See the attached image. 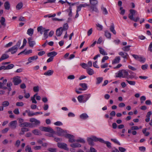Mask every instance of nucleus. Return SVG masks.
<instances>
[{
	"instance_id": "a19ab883",
	"label": "nucleus",
	"mask_w": 152,
	"mask_h": 152,
	"mask_svg": "<svg viewBox=\"0 0 152 152\" xmlns=\"http://www.w3.org/2000/svg\"><path fill=\"white\" fill-rule=\"evenodd\" d=\"M68 28V26L67 23H65L63 25V27H62L63 31H66L67 30Z\"/></svg>"
},
{
	"instance_id": "cd10ccee",
	"label": "nucleus",
	"mask_w": 152,
	"mask_h": 152,
	"mask_svg": "<svg viewBox=\"0 0 152 152\" xmlns=\"http://www.w3.org/2000/svg\"><path fill=\"white\" fill-rule=\"evenodd\" d=\"M5 20L4 18L3 17H1L0 20V22L1 25L4 26H5L6 25V24L5 23Z\"/></svg>"
},
{
	"instance_id": "4d7b16f0",
	"label": "nucleus",
	"mask_w": 152,
	"mask_h": 152,
	"mask_svg": "<svg viewBox=\"0 0 152 152\" xmlns=\"http://www.w3.org/2000/svg\"><path fill=\"white\" fill-rule=\"evenodd\" d=\"M23 105V103L22 102H18L16 103V105L18 106H22Z\"/></svg>"
},
{
	"instance_id": "49530a36",
	"label": "nucleus",
	"mask_w": 152,
	"mask_h": 152,
	"mask_svg": "<svg viewBox=\"0 0 152 152\" xmlns=\"http://www.w3.org/2000/svg\"><path fill=\"white\" fill-rule=\"evenodd\" d=\"M18 123L20 124L19 126L21 127V124H23L24 122V120L23 119L21 118H19L18 119Z\"/></svg>"
},
{
	"instance_id": "09e8293b",
	"label": "nucleus",
	"mask_w": 152,
	"mask_h": 152,
	"mask_svg": "<svg viewBox=\"0 0 152 152\" xmlns=\"http://www.w3.org/2000/svg\"><path fill=\"white\" fill-rule=\"evenodd\" d=\"M75 141L77 142H79L82 143H84L85 142V140L83 139H82V138H80L79 139L76 140H75Z\"/></svg>"
},
{
	"instance_id": "bb28decb",
	"label": "nucleus",
	"mask_w": 152,
	"mask_h": 152,
	"mask_svg": "<svg viewBox=\"0 0 152 152\" xmlns=\"http://www.w3.org/2000/svg\"><path fill=\"white\" fill-rule=\"evenodd\" d=\"M110 31L113 32L114 34H116V31L114 29V26L113 24H112V25L110 26Z\"/></svg>"
},
{
	"instance_id": "de8ad7c7",
	"label": "nucleus",
	"mask_w": 152,
	"mask_h": 152,
	"mask_svg": "<svg viewBox=\"0 0 152 152\" xmlns=\"http://www.w3.org/2000/svg\"><path fill=\"white\" fill-rule=\"evenodd\" d=\"M49 29L45 30L44 31V37L45 38V39L48 37V32Z\"/></svg>"
},
{
	"instance_id": "0e129e2a",
	"label": "nucleus",
	"mask_w": 152,
	"mask_h": 152,
	"mask_svg": "<svg viewBox=\"0 0 152 152\" xmlns=\"http://www.w3.org/2000/svg\"><path fill=\"white\" fill-rule=\"evenodd\" d=\"M48 107L49 106L48 104H45L43 108L45 110H46L48 109Z\"/></svg>"
},
{
	"instance_id": "4c0bfd02",
	"label": "nucleus",
	"mask_w": 152,
	"mask_h": 152,
	"mask_svg": "<svg viewBox=\"0 0 152 152\" xmlns=\"http://www.w3.org/2000/svg\"><path fill=\"white\" fill-rule=\"evenodd\" d=\"M103 78L102 77H98L96 78L97 82L96 84L100 83L102 81Z\"/></svg>"
},
{
	"instance_id": "4be33fe9",
	"label": "nucleus",
	"mask_w": 152,
	"mask_h": 152,
	"mask_svg": "<svg viewBox=\"0 0 152 152\" xmlns=\"http://www.w3.org/2000/svg\"><path fill=\"white\" fill-rule=\"evenodd\" d=\"M87 141L88 142V144L91 146H93L94 145V143L93 142V140L91 137L88 138L87 139Z\"/></svg>"
},
{
	"instance_id": "f8f14e48",
	"label": "nucleus",
	"mask_w": 152,
	"mask_h": 152,
	"mask_svg": "<svg viewBox=\"0 0 152 152\" xmlns=\"http://www.w3.org/2000/svg\"><path fill=\"white\" fill-rule=\"evenodd\" d=\"M62 27H61L58 28L56 31V34L58 37H60L62 34L63 31Z\"/></svg>"
},
{
	"instance_id": "37998d69",
	"label": "nucleus",
	"mask_w": 152,
	"mask_h": 152,
	"mask_svg": "<svg viewBox=\"0 0 152 152\" xmlns=\"http://www.w3.org/2000/svg\"><path fill=\"white\" fill-rule=\"evenodd\" d=\"M14 66V65L12 64H10V65H9L7 66H6V68L5 69H11Z\"/></svg>"
},
{
	"instance_id": "c756f323",
	"label": "nucleus",
	"mask_w": 152,
	"mask_h": 152,
	"mask_svg": "<svg viewBox=\"0 0 152 152\" xmlns=\"http://www.w3.org/2000/svg\"><path fill=\"white\" fill-rule=\"evenodd\" d=\"M131 47V45H128L123 47L122 49L124 51L128 52L130 50V48Z\"/></svg>"
},
{
	"instance_id": "f3484780",
	"label": "nucleus",
	"mask_w": 152,
	"mask_h": 152,
	"mask_svg": "<svg viewBox=\"0 0 152 152\" xmlns=\"http://www.w3.org/2000/svg\"><path fill=\"white\" fill-rule=\"evenodd\" d=\"M80 118L83 120H85L88 118V115L86 113H83L80 116Z\"/></svg>"
},
{
	"instance_id": "a878e982",
	"label": "nucleus",
	"mask_w": 152,
	"mask_h": 152,
	"mask_svg": "<svg viewBox=\"0 0 152 152\" xmlns=\"http://www.w3.org/2000/svg\"><path fill=\"white\" fill-rule=\"evenodd\" d=\"M34 29L31 28H29L27 31V33L29 36H31L33 34Z\"/></svg>"
},
{
	"instance_id": "b1692460",
	"label": "nucleus",
	"mask_w": 152,
	"mask_h": 152,
	"mask_svg": "<svg viewBox=\"0 0 152 152\" xmlns=\"http://www.w3.org/2000/svg\"><path fill=\"white\" fill-rule=\"evenodd\" d=\"M53 72L52 70H49L47 72H45L44 74L45 75L50 76L53 74Z\"/></svg>"
},
{
	"instance_id": "f704fd0d",
	"label": "nucleus",
	"mask_w": 152,
	"mask_h": 152,
	"mask_svg": "<svg viewBox=\"0 0 152 152\" xmlns=\"http://www.w3.org/2000/svg\"><path fill=\"white\" fill-rule=\"evenodd\" d=\"M99 49H100L99 50V52H100V53L102 54V55H104H104H107V53H106V52H105L104 50L102 48H99Z\"/></svg>"
},
{
	"instance_id": "5fc2aeb1",
	"label": "nucleus",
	"mask_w": 152,
	"mask_h": 152,
	"mask_svg": "<svg viewBox=\"0 0 152 152\" xmlns=\"http://www.w3.org/2000/svg\"><path fill=\"white\" fill-rule=\"evenodd\" d=\"M21 43V41L20 40H19L17 43H16V45L14 46L16 48H17L18 49L19 47H20V45Z\"/></svg>"
},
{
	"instance_id": "680f3d73",
	"label": "nucleus",
	"mask_w": 152,
	"mask_h": 152,
	"mask_svg": "<svg viewBox=\"0 0 152 152\" xmlns=\"http://www.w3.org/2000/svg\"><path fill=\"white\" fill-rule=\"evenodd\" d=\"M118 149L121 152H124L126 151V149L125 148L122 147H119Z\"/></svg>"
},
{
	"instance_id": "9d476101",
	"label": "nucleus",
	"mask_w": 152,
	"mask_h": 152,
	"mask_svg": "<svg viewBox=\"0 0 152 152\" xmlns=\"http://www.w3.org/2000/svg\"><path fill=\"white\" fill-rule=\"evenodd\" d=\"M18 48L15 47L14 46H13L12 48L9 49L6 53H8L10 52H11L12 54H13L15 53L17 51Z\"/></svg>"
},
{
	"instance_id": "052dcab7",
	"label": "nucleus",
	"mask_w": 152,
	"mask_h": 152,
	"mask_svg": "<svg viewBox=\"0 0 152 152\" xmlns=\"http://www.w3.org/2000/svg\"><path fill=\"white\" fill-rule=\"evenodd\" d=\"M109 58V57L107 56H104L102 60V62L104 63V62L105 61L107 60Z\"/></svg>"
},
{
	"instance_id": "5701e85b",
	"label": "nucleus",
	"mask_w": 152,
	"mask_h": 152,
	"mask_svg": "<svg viewBox=\"0 0 152 152\" xmlns=\"http://www.w3.org/2000/svg\"><path fill=\"white\" fill-rule=\"evenodd\" d=\"M32 132L35 135H42V134L40 131L38 129H34L32 130Z\"/></svg>"
},
{
	"instance_id": "79ce46f5",
	"label": "nucleus",
	"mask_w": 152,
	"mask_h": 152,
	"mask_svg": "<svg viewBox=\"0 0 152 152\" xmlns=\"http://www.w3.org/2000/svg\"><path fill=\"white\" fill-rule=\"evenodd\" d=\"M9 105V103L8 101H4L2 103V105L3 107H6Z\"/></svg>"
},
{
	"instance_id": "6e6552de",
	"label": "nucleus",
	"mask_w": 152,
	"mask_h": 152,
	"mask_svg": "<svg viewBox=\"0 0 152 152\" xmlns=\"http://www.w3.org/2000/svg\"><path fill=\"white\" fill-rule=\"evenodd\" d=\"M132 56L135 59L138 60L141 62H144L145 61V58L137 55L133 54Z\"/></svg>"
},
{
	"instance_id": "1a4fd4ad",
	"label": "nucleus",
	"mask_w": 152,
	"mask_h": 152,
	"mask_svg": "<svg viewBox=\"0 0 152 152\" xmlns=\"http://www.w3.org/2000/svg\"><path fill=\"white\" fill-rule=\"evenodd\" d=\"M130 13L129 14V18L131 20L134 18V15L137 13V12L134 10L131 9L129 10Z\"/></svg>"
},
{
	"instance_id": "13d9d810",
	"label": "nucleus",
	"mask_w": 152,
	"mask_h": 152,
	"mask_svg": "<svg viewBox=\"0 0 152 152\" xmlns=\"http://www.w3.org/2000/svg\"><path fill=\"white\" fill-rule=\"evenodd\" d=\"M111 140L112 141L114 142L115 143H116L119 145H121L120 143L116 139H111Z\"/></svg>"
},
{
	"instance_id": "2f4dec72",
	"label": "nucleus",
	"mask_w": 152,
	"mask_h": 152,
	"mask_svg": "<svg viewBox=\"0 0 152 152\" xmlns=\"http://www.w3.org/2000/svg\"><path fill=\"white\" fill-rule=\"evenodd\" d=\"M91 94H86L84 96V101L83 102H85L90 97Z\"/></svg>"
},
{
	"instance_id": "f03ea898",
	"label": "nucleus",
	"mask_w": 152,
	"mask_h": 152,
	"mask_svg": "<svg viewBox=\"0 0 152 152\" xmlns=\"http://www.w3.org/2000/svg\"><path fill=\"white\" fill-rule=\"evenodd\" d=\"M39 129L42 131L48 132L51 133L55 132L50 127H45L41 126L39 128Z\"/></svg>"
},
{
	"instance_id": "a211bd4d",
	"label": "nucleus",
	"mask_w": 152,
	"mask_h": 152,
	"mask_svg": "<svg viewBox=\"0 0 152 152\" xmlns=\"http://www.w3.org/2000/svg\"><path fill=\"white\" fill-rule=\"evenodd\" d=\"M38 58L37 56H35L30 57H29L28 59V61L29 62H31L32 61L35 60Z\"/></svg>"
},
{
	"instance_id": "473e14b6",
	"label": "nucleus",
	"mask_w": 152,
	"mask_h": 152,
	"mask_svg": "<svg viewBox=\"0 0 152 152\" xmlns=\"http://www.w3.org/2000/svg\"><path fill=\"white\" fill-rule=\"evenodd\" d=\"M45 30V28H43L42 26L38 27L37 28V30L38 32H40L41 34H42L43 31Z\"/></svg>"
},
{
	"instance_id": "603ef678",
	"label": "nucleus",
	"mask_w": 152,
	"mask_h": 152,
	"mask_svg": "<svg viewBox=\"0 0 152 152\" xmlns=\"http://www.w3.org/2000/svg\"><path fill=\"white\" fill-rule=\"evenodd\" d=\"M126 81L130 85H134L135 84V82L134 81H129L126 80Z\"/></svg>"
},
{
	"instance_id": "2eb2a0df",
	"label": "nucleus",
	"mask_w": 152,
	"mask_h": 152,
	"mask_svg": "<svg viewBox=\"0 0 152 152\" xmlns=\"http://www.w3.org/2000/svg\"><path fill=\"white\" fill-rule=\"evenodd\" d=\"M93 141L95 142H97L99 141L100 142H104V140L100 138H98L95 136H93L91 137Z\"/></svg>"
},
{
	"instance_id": "338daca9",
	"label": "nucleus",
	"mask_w": 152,
	"mask_h": 152,
	"mask_svg": "<svg viewBox=\"0 0 152 152\" xmlns=\"http://www.w3.org/2000/svg\"><path fill=\"white\" fill-rule=\"evenodd\" d=\"M139 149L141 151L144 152L145 150V148L143 146L140 147H139Z\"/></svg>"
},
{
	"instance_id": "39448f33",
	"label": "nucleus",
	"mask_w": 152,
	"mask_h": 152,
	"mask_svg": "<svg viewBox=\"0 0 152 152\" xmlns=\"http://www.w3.org/2000/svg\"><path fill=\"white\" fill-rule=\"evenodd\" d=\"M65 137L69 139V142H70L72 143L75 142L74 138V136L69 134H67L65 136Z\"/></svg>"
},
{
	"instance_id": "bf43d9fd",
	"label": "nucleus",
	"mask_w": 152,
	"mask_h": 152,
	"mask_svg": "<svg viewBox=\"0 0 152 152\" xmlns=\"http://www.w3.org/2000/svg\"><path fill=\"white\" fill-rule=\"evenodd\" d=\"M54 125L56 126H61L63 125L62 123L60 121H57L54 123Z\"/></svg>"
},
{
	"instance_id": "a18cd8bd",
	"label": "nucleus",
	"mask_w": 152,
	"mask_h": 152,
	"mask_svg": "<svg viewBox=\"0 0 152 152\" xmlns=\"http://www.w3.org/2000/svg\"><path fill=\"white\" fill-rule=\"evenodd\" d=\"M25 112L28 113V115L29 116H31L34 115V113H31L29 110H26L25 111Z\"/></svg>"
},
{
	"instance_id": "c85d7f7f",
	"label": "nucleus",
	"mask_w": 152,
	"mask_h": 152,
	"mask_svg": "<svg viewBox=\"0 0 152 152\" xmlns=\"http://www.w3.org/2000/svg\"><path fill=\"white\" fill-rule=\"evenodd\" d=\"M87 73L90 75H92L94 74L93 70L90 68L87 69L86 70Z\"/></svg>"
},
{
	"instance_id": "412c9836",
	"label": "nucleus",
	"mask_w": 152,
	"mask_h": 152,
	"mask_svg": "<svg viewBox=\"0 0 152 152\" xmlns=\"http://www.w3.org/2000/svg\"><path fill=\"white\" fill-rule=\"evenodd\" d=\"M70 146L73 148H75L81 147V145L80 144L74 143L71 144Z\"/></svg>"
},
{
	"instance_id": "4468645a",
	"label": "nucleus",
	"mask_w": 152,
	"mask_h": 152,
	"mask_svg": "<svg viewBox=\"0 0 152 152\" xmlns=\"http://www.w3.org/2000/svg\"><path fill=\"white\" fill-rule=\"evenodd\" d=\"M9 57V55L6 53L3 54L0 58V62L3 60L8 58Z\"/></svg>"
},
{
	"instance_id": "dca6fc26",
	"label": "nucleus",
	"mask_w": 152,
	"mask_h": 152,
	"mask_svg": "<svg viewBox=\"0 0 152 152\" xmlns=\"http://www.w3.org/2000/svg\"><path fill=\"white\" fill-rule=\"evenodd\" d=\"M120 60V58L119 56L116 57L112 61V64H113L118 63L119 62Z\"/></svg>"
},
{
	"instance_id": "393cba45",
	"label": "nucleus",
	"mask_w": 152,
	"mask_h": 152,
	"mask_svg": "<svg viewBox=\"0 0 152 152\" xmlns=\"http://www.w3.org/2000/svg\"><path fill=\"white\" fill-rule=\"evenodd\" d=\"M23 6V3L22 2H20L17 4L16 8L18 10H19Z\"/></svg>"
},
{
	"instance_id": "9b49d317",
	"label": "nucleus",
	"mask_w": 152,
	"mask_h": 152,
	"mask_svg": "<svg viewBox=\"0 0 152 152\" xmlns=\"http://www.w3.org/2000/svg\"><path fill=\"white\" fill-rule=\"evenodd\" d=\"M21 127H32V124L31 123L28 122H24L23 124H21Z\"/></svg>"
},
{
	"instance_id": "423d86ee",
	"label": "nucleus",
	"mask_w": 152,
	"mask_h": 152,
	"mask_svg": "<svg viewBox=\"0 0 152 152\" xmlns=\"http://www.w3.org/2000/svg\"><path fill=\"white\" fill-rule=\"evenodd\" d=\"M58 146L61 148L64 149L67 151L69 150L68 148L67 147V145L64 143H58L57 144Z\"/></svg>"
},
{
	"instance_id": "7ed1b4c3",
	"label": "nucleus",
	"mask_w": 152,
	"mask_h": 152,
	"mask_svg": "<svg viewBox=\"0 0 152 152\" xmlns=\"http://www.w3.org/2000/svg\"><path fill=\"white\" fill-rule=\"evenodd\" d=\"M20 78V77L19 76L14 77L13 78L12 81L14 85H18L22 82V80Z\"/></svg>"
},
{
	"instance_id": "0eeeda50",
	"label": "nucleus",
	"mask_w": 152,
	"mask_h": 152,
	"mask_svg": "<svg viewBox=\"0 0 152 152\" xmlns=\"http://www.w3.org/2000/svg\"><path fill=\"white\" fill-rule=\"evenodd\" d=\"M29 121L31 123H33V126L35 125H39L40 124V121L34 118H31L30 119Z\"/></svg>"
},
{
	"instance_id": "8fccbe9b",
	"label": "nucleus",
	"mask_w": 152,
	"mask_h": 152,
	"mask_svg": "<svg viewBox=\"0 0 152 152\" xmlns=\"http://www.w3.org/2000/svg\"><path fill=\"white\" fill-rule=\"evenodd\" d=\"M48 150L51 152H56V149L55 148H49L48 149Z\"/></svg>"
},
{
	"instance_id": "c9c22d12",
	"label": "nucleus",
	"mask_w": 152,
	"mask_h": 152,
	"mask_svg": "<svg viewBox=\"0 0 152 152\" xmlns=\"http://www.w3.org/2000/svg\"><path fill=\"white\" fill-rule=\"evenodd\" d=\"M123 75V78H125L127 77L128 75V72L126 70H124L122 71Z\"/></svg>"
},
{
	"instance_id": "f257e3e1",
	"label": "nucleus",
	"mask_w": 152,
	"mask_h": 152,
	"mask_svg": "<svg viewBox=\"0 0 152 152\" xmlns=\"http://www.w3.org/2000/svg\"><path fill=\"white\" fill-rule=\"evenodd\" d=\"M91 4L90 8L92 10V11L98 12V10L96 7V5L98 4V1L96 0H89Z\"/></svg>"
},
{
	"instance_id": "aec40b11",
	"label": "nucleus",
	"mask_w": 152,
	"mask_h": 152,
	"mask_svg": "<svg viewBox=\"0 0 152 152\" xmlns=\"http://www.w3.org/2000/svg\"><path fill=\"white\" fill-rule=\"evenodd\" d=\"M5 9L6 10H9L10 8V4L8 1H7L4 3Z\"/></svg>"
},
{
	"instance_id": "e433bc0d",
	"label": "nucleus",
	"mask_w": 152,
	"mask_h": 152,
	"mask_svg": "<svg viewBox=\"0 0 152 152\" xmlns=\"http://www.w3.org/2000/svg\"><path fill=\"white\" fill-rule=\"evenodd\" d=\"M101 10L102 11L103 13V14L105 15L107 14L108 12L105 8L103 6H102L101 7Z\"/></svg>"
},
{
	"instance_id": "20e7f679",
	"label": "nucleus",
	"mask_w": 152,
	"mask_h": 152,
	"mask_svg": "<svg viewBox=\"0 0 152 152\" xmlns=\"http://www.w3.org/2000/svg\"><path fill=\"white\" fill-rule=\"evenodd\" d=\"M57 134L58 135L62 136L66 133V130H64L59 127H56Z\"/></svg>"
},
{
	"instance_id": "ddd939ff",
	"label": "nucleus",
	"mask_w": 152,
	"mask_h": 152,
	"mask_svg": "<svg viewBox=\"0 0 152 152\" xmlns=\"http://www.w3.org/2000/svg\"><path fill=\"white\" fill-rule=\"evenodd\" d=\"M17 121H11L10 123V126L12 129H15L16 127Z\"/></svg>"
},
{
	"instance_id": "58836bf2",
	"label": "nucleus",
	"mask_w": 152,
	"mask_h": 152,
	"mask_svg": "<svg viewBox=\"0 0 152 152\" xmlns=\"http://www.w3.org/2000/svg\"><path fill=\"white\" fill-rule=\"evenodd\" d=\"M102 143H104L106 144L107 146L109 148H111V144L109 142L105 141L104 140V142H102Z\"/></svg>"
},
{
	"instance_id": "6ab92c4d",
	"label": "nucleus",
	"mask_w": 152,
	"mask_h": 152,
	"mask_svg": "<svg viewBox=\"0 0 152 152\" xmlns=\"http://www.w3.org/2000/svg\"><path fill=\"white\" fill-rule=\"evenodd\" d=\"M57 54V52L55 51H53L47 54V56L48 57H52V58H53V57L56 56Z\"/></svg>"
},
{
	"instance_id": "ea45409f",
	"label": "nucleus",
	"mask_w": 152,
	"mask_h": 152,
	"mask_svg": "<svg viewBox=\"0 0 152 152\" xmlns=\"http://www.w3.org/2000/svg\"><path fill=\"white\" fill-rule=\"evenodd\" d=\"M80 85L83 88L84 90L86 89L87 88V86L86 84L85 83H80Z\"/></svg>"
},
{
	"instance_id": "69168bd1",
	"label": "nucleus",
	"mask_w": 152,
	"mask_h": 152,
	"mask_svg": "<svg viewBox=\"0 0 152 152\" xmlns=\"http://www.w3.org/2000/svg\"><path fill=\"white\" fill-rule=\"evenodd\" d=\"M139 18L138 17H137L135 18L134 17L133 18H132V19H131V20H133L134 22H137V21L139 20Z\"/></svg>"
},
{
	"instance_id": "774afa93",
	"label": "nucleus",
	"mask_w": 152,
	"mask_h": 152,
	"mask_svg": "<svg viewBox=\"0 0 152 152\" xmlns=\"http://www.w3.org/2000/svg\"><path fill=\"white\" fill-rule=\"evenodd\" d=\"M80 65L84 69H86L87 66V64L85 63H83L80 64Z\"/></svg>"
},
{
	"instance_id": "864d4df0",
	"label": "nucleus",
	"mask_w": 152,
	"mask_h": 152,
	"mask_svg": "<svg viewBox=\"0 0 152 152\" xmlns=\"http://www.w3.org/2000/svg\"><path fill=\"white\" fill-rule=\"evenodd\" d=\"M28 43L29 46L31 47H33L34 45L35 44V42L34 41H29Z\"/></svg>"
},
{
	"instance_id": "e2e57ef3",
	"label": "nucleus",
	"mask_w": 152,
	"mask_h": 152,
	"mask_svg": "<svg viewBox=\"0 0 152 152\" xmlns=\"http://www.w3.org/2000/svg\"><path fill=\"white\" fill-rule=\"evenodd\" d=\"M123 73L122 71H119L118 72V76H117V77H123Z\"/></svg>"
},
{
	"instance_id": "3c124183",
	"label": "nucleus",
	"mask_w": 152,
	"mask_h": 152,
	"mask_svg": "<svg viewBox=\"0 0 152 152\" xmlns=\"http://www.w3.org/2000/svg\"><path fill=\"white\" fill-rule=\"evenodd\" d=\"M148 66V65L146 64L145 65H142L141 66V68L143 70H145L147 69Z\"/></svg>"
},
{
	"instance_id": "7c9ffc66",
	"label": "nucleus",
	"mask_w": 152,
	"mask_h": 152,
	"mask_svg": "<svg viewBox=\"0 0 152 152\" xmlns=\"http://www.w3.org/2000/svg\"><path fill=\"white\" fill-rule=\"evenodd\" d=\"M105 36L107 38L110 39L111 37V34L108 31H105Z\"/></svg>"
},
{
	"instance_id": "c03bdc74",
	"label": "nucleus",
	"mask_w": 152,
	"mask_h": 152,
	"mask_svg": "<svg viewBox=\"0 0 152 152\" xmlns=\"http://www.w3.org/2000/svg\"><path fill=\"white\" fill-rule=\"evenodd\" d=\"M26 151L28 152H33L31 150V148L28 145H27L26 147Z\"/></svg>"
},
{
	"instance_id": "72a5a7b5",
	"label": "nucleus",
	"mask_w": 152,
	"mask_h": 152,
	"mask_svg": "<svg viewBox=\"0 0 152 152\" xmlns=\"http://www.w3.org/2000/svg\"><path fill=\"white\" fill-rule=\"evenodd\" d=\"M77 99L79 102H83V101H84V96L80 95L78 96L77 97Z\"/></svg>"
},
{
	"instance_id": "6e6d98bb",
	"label": "nucleus",
	"mask_w": 152,
	"mask_h": 152,
	"mask_svg": "<svg viewBox=\"0 0 152 152\" xmlns=\"http://www.w3.org/2000/svg\"><path fill=\"white\" fill-rule=\"evenodd\" d=\"M39 87L38 86H34L33 88V91L35 92H38L39 91Z\"/></svg>"
}]
</instances>
